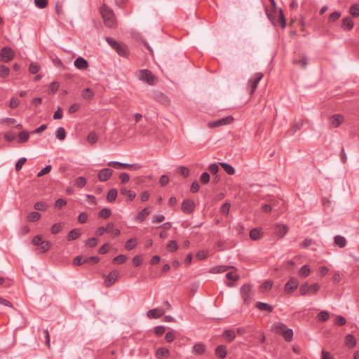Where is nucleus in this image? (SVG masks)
Instances as JSON below:
<instances>
[{"label":"nucleus","mask_w":359,"mask_h":359,"mask_svg":"<svg viewBox=\"0 0 359 359\" xmlns=\"http://www.w3.org/2000/svg\"><path fill=\"white\" fill-rule=\"evenodd\" d=\"M271 331L275 334L281 335L286 341H291L293 339V331L287 328V326L281 322H276L271 327Z\"/></svg>","instance_id":"nucleus-1"},{"label":"nucleus","mask_w":359,"mask_h":359,"mask_svg":"<svg viewBox=\"0 0 359 359\" xmlns=\"http://www.w3.org/2000/svg\"><path fill=\"white\" fill-rule=\"evenodd\" d=\"M100 10L104 25L109 28L114 27L116 20L113 11L106 4H103Z\"/></svg>","instance_id":"nucleus-2"},{"label":"nucleus","mask_w":359,"mask_h":359,"mask_svg":"<svg viewBox=\"0 0 359 359\" xmlns=\"http://www.w3.org/2000/svg\"><path fill=\"white\" fill-rule=\"evenodd\" d=\"M32 243L34 245L39 247V253H44L48 252L50 247L51 243L48 241H43L42 236L37 235L32 238Z\"/></svg>","instance_id":"nucleus-3"},{"label":"nucleus","mask_w":359,"mask_h":359,"mask_svg":"<svg viewBox=\"0 0 359 359\" xmlns=\"http://www.w3.org/2000/svg\"><path fill=\"white\" fill-rule=\"evenodd\" d=\"M241 295L243 299L244 304L248 306L252 300L253 292L251 284H244L240 288Z\"/></svg>","instance_id":"nucleus-4"},{"label":"nucleus","mask_w":359,"mask_h":359,"mask_svg":"<svg viewBox=\"0 0 359 359\" xmlns=\"http://www.w3.org/2000/svg\"><path fill=\"white\" fill-rule=\"evenodd\" d=\"M139 78L140 80L146 82L150 86L155 84L156 76L149 69H142L140 71Z\"/></svg>","instance_id":"nucleus-5"},{"label":"nucleus","mask_w":359,"mask_h":359,"mask_svg":"<svg viewBox=\"0 0 359 359\" xmlns=\"http://www.w3.org/2000/svg\"><path fill=\"white\" fill-rule=\"evenodd\" d=\"M15 56V53L10 47H4L0 52V60L4 62H8Z\"/></svg>","instance_id":"nucleus-6"},{"label":"nucleus","mask_w":359,"mask_h":359,"mask_svg":"<svg viewBox=\"0 0 359 359\" xmlns=\"http://www.w3.org/2000/svg\"><path fill=\"white\" fill-rule=\"evenodd\" d=\"M233 121V116H228L226 117L222 118L217 120V121H210L208 123V126L210 128H216V127H219L220 126L229 124V123H232Z\"/></svg>","instance_id":"nucleus-7"},{"label":"nucleus","mask_w":359,"mask_h":359,"mask_svg":"<svg viewBox=\"0 0 359 359\" xmlns=\"http://www.w3.org/2000/svg\"><path fill=\"white\" fill-rule=\"evenodd\" d=\"M195 208V203L191 199H185L182 203L181 209L185 214H191Z\"/></svg>","instance_id":"nucleus-8"},{"label":"nucleus","mask_w":359,"mask_h":359,"mask_svg":"<svg viewBox=\"0 0 359 359\" xmlns=\"http://www.w3.org/2000/svg\"><path fill=\"white\" fill-rule=\"evenodd\" d=\"M264 77V74L262 72L256 73L254 79L249 80V84L250 86V94L252 95L257 88V85L259 81Z\"/></svg>","instance_id":"nucleus-9"},{"label":"nucleus","mask_w":359,"mask_h":359,"mask_svg":"<svg viewBox=\"0 0 359 359\" xmlns=\"http://www.w3.org/2000/svg\"><path fill=\"white\" fill-rule=\"evenodd\" d=\"M273 233L279 238H283L288 231V226L286 224H276L273 226Z\"/></svg>","instance_id":"nucleus-10"},{"label":"nucleus","mask_w":359,"mask_h":359,"mask_svg":"<svg viewBox=\"0 0 359 359\" xmlns=\"http://www.w3.org/2000/svg\"><path fill=\"white\" fill-rule=\"evenodd\" d=\"M329 121L331 127L337 128L344 121V117L341 114H337L331 116Z\"/></svg>","instance_id":"nucleus-11"},{"label":"nucleus","mask_w":359,"mask_h":359,"mask_svg":"<svg viewBox=\"0 0 359 359\" xmlns=\"http://www.w3.org/2000/svg\"><path fill=\"white\" fill-rule=\"evenodd\" d=\"M107 165L115 168H134L135 170L139 168L135 164L124 163L118 161H110L107 163Z\"/></svg>","instance_id":"nucleus-12"},{"label":"nucleus","mask_w":359,"mask_h":359,"mask_svg":"<svg viewBox=\"0 0 359 359\" xmlns=\"http://www.w3.org/2000/svg\"><path fill=\"white\" fill-rule=\"evenodd\" d=\"M299 285V282L297 278H291L285 285V290L287 292L291 293L294 292Z\"/></svg>","instance_id":"nucleus-13"},{"label":"nucleus","mask_w":359,"mask_h":359,"mask_svg":"<svg viewBox=\"0 0 359 359\" xmlns=\"http://www.w3.org/2000/svg\"><path fill=\"white\" fill-rule=\"evenodd\" d=\"M354 27V22L349 16L342 18L341 28L344 31H351Z\"/></svg>","instance_id":"nucleus-14"},{"label":"nucleus","mask_w":359,"mask_h":359,"mask_svg":"<svg viewBox=\"0 0 359 359\" xmlns=\"http://www.w3.org/2000/svg\"><path fill=\"white\" fill-rule=\"evenodd\" d=\"M112 174L113 170L110 168L102 169L98 173V180L101 182H106L111 177Z\"/></svg>","instance_id":"nucleus-15"},{"label":"nucleus","mask_w":359,"mask_h":359,"mask_svg":"<svg viewBox=\"0 0 359 359\" xmlns=\"http://www.w3.org/2000/svg\"><path fill=\"white\" fill-rule=\"evenodd\" d=\"M118 275L119 273L116 270L111 271L104 280L105 285L107 287H110L111 285H112L116 280L117 278L118 277Z\"/></svg>","instance_id":"nucleus-16"},{"label":"nucleus","mask_w":359,"mask_h":359,"mask_svg":"<svg viewBox=\"0 0 359 359\" xmlns=\"http://www.w3.org/2000/svg\"><path fill=\"white\" fill-rule=\"evenodd\" d=\"M115 224L113 222H109L107 224L106 226H100L98 227L95 231V234L97 236H101L103 235L104 232H107V233H111V229L114 227Z\"/></svg>","instance_id":"nucleus-17"},{"label":"nucleus","mask_w":359,"mask_h":359,"mask_svg":"<svg viewBox=\"0 0 359 359\" xmlns=\"http://www.w3.org/2000/svg\"><path fill=\"white\" fill-rule=\"evenodd\" d=\"M165 311L162 309H153L148 311L147 315L149 318L157 319L163 316Z\"/></svg>","instance_id":"nucleus-18"},{"label":"nucleus","mask_w":359,"mask_h":359,"mask_svg":"<svg viewBox=\"0 0 359 359\" xmlns=\"http://www.w3.org/2000/svg\"><path fill=\"white\" fill-rule=\"evenodd\" d=\"M114 50H116V52L121 57H128V47L126 46V45L123 44V43H119L115 48Z\"/></svg>","instance_id":"nucleus-19"},{"label":"nucleus","mask_w":359,"mask_h":359,"mask_svg":"<svg viewBox=\"0 0 359 359\" xmlns=\"http://www.w3.org/2000/svg\"><path fill=\"white\" fill-rule=\"evenodd\" d=\"M74 65L79 69H86L88 67V63L86 59L79 57L75 60Z\"/></svg>","instance_id":"nucleus-20"},{"label":"nucleus","mask_w":359,"mask_h":359,"mask_svg":"<svg viewBox=\"0 0 359 359\" xmlns=\"http://www.w3.org/2000/svg\"><path fill=\"white\" fill-rule=\"evenodd\" d=\"M227 354L226 347L224 345H219L215 348V355L220 359L226 358Z\"/></svg>","instance_id":"nucleus-21"},{"label":"nucleus","mask_w":359,"mask_h":359,"mask_svg":"<svg viewBox=\"0 0 359 359\" xmlns=\"http://www.w3.org/2000/svg\"><path fill=\"white\" fill-rule=\"evenodd\" d=\"M256 308L258 309L260 311H267L269 313H271L273 311V306L270 305L269 304L262 302H257L255 305Z\"/></svg>","instance_id":"nucleus-22"},{"label":"nucleus","mask_w":359,"mask_h":359,"mask_svg":"<svg viewBox=\"0 0 359 359\" xmlns=\"http://www.w3.org/2000/svg\"><path fill=\"white\" fill-rule=\"evenodd\" d=\"M81 233L79 229H74L68 233L67 239L69 241H72L79 238L81 236Z\"/></svg>","instance_id":"nucleus-23"},{"label":"nucleus","mask_w":359,"mask_h":359,"mask_svg":"<svg viewBox=\"0 0 359 359\" xmlns=\"http://www.w3.org/2000/svg\"><path fill=\"white\" fill-rule=\"evenodd\" d=\"M341 16V13L339 11L330 13L328 16L327 24L332 25L336 22Z\"/></svg>","instance_id":"nucleus-24"},{"label":"nucleus","mask_w":359,"mask_h":359,"mask_svg":"<svg viewBox=\"0 0 359 359\" xmlns=\"http://www.w3.org/2000/svg\"><path fill=\"white\" fill-rule=\"evenodd\" d=\"M156 100L157 102L165 106H168L170 103V100H169L168 96L161 93L156 95Z\"/></svg>","instance_id":"nucleus-25"},{"label":"nucleus","mask_w":359,"mask_h":359,"mask_svg":"<svg viewBox=\"0 0 359 359\" xmlns=\"http://www.w3.org/2000/svg\"><path fill=\"white\" fill-rule=\"evenodd\" d=\"M150 214L147 208L142 209L135 217V220L138 222H143L146 217Z\"/></svg>","instance_id":"nucleus-26"},{"label":"nucleus","mask_w":359,"mask_h":359,"mask_svg":"<svg viewBox=\"0 0 359 359\" xmlns=\"http://www.w3.org/2000/svg\"><path fill=\"white\" fill-rule=\"evenodd\" d=\"M223 336L224 337L226 341L230 343L235 339L236 332L233 330H226L224 332Z\"/></svg>","instance_id":"nucleus-27"},{"label":"nucleus","mask_w":359,"mask_h":359,"mask_svg":"<svg viewBox=\"0 0 359 359\" xmlns=\"http://www.w3.org/2000/svg\"><path fill=\"white\" fill-rule=\"evenodd\" d=\"M334 244L340 248H344L347 243L346 238L344 236L339 235H337L334 237Z\"/></svg>","instance_id":"nucleus-28"},{"label":"nucleus","mask_w":359,"mask_h":359,"mask_svg":"<svg viewBox=\"0 0 359 359\" xmlns=\"http://www.w3.org/2000/svg\"><path fill=\"white\" fill-rule=\"evenodd\" d=\"M120 193L121 195L127 196L130 201H133L136 196V194L135 193V191L129 190L126 187L121 188L120 190Z\"/></svg>","instance_id":"nucleus-29"},{"label":"nucleus","mask_w":359,"mask_h":359,"mask_svg":"<svg viewBox=\"0 0 359 359\" xmlns=\"http://www.w3.org/2000/svg\"><path fill=\"white\" fill-rule=\"evenodd\" d=\"M250 237L253 241L259 240L262 238V233L259 229H252L250 231Z\"/></svg>","instance_id":"nucleus-30"},{"label":"nucleus","mask_w":359,"mask_h":359,"mask_svg":"<svg viewBox=\"0 0 359 359\" xmlns=\"http://www.w3.org/2000/svg\"><path fill=\"white\" fill-rule=\"evenodd\" d=\"M137 245V240L136 238H133L129 240H128L125 244V248L128 250H131Z\"/></svg>","instance_id":"nucleus-31"},{"label":"nucleus","mask_w":359,"mask_h":359,"mask_svg":"<svg viewBox=\"0 0 359 359\" xmlns=\"http://www.w3.org/2000/svg\"><path fill=\"white\" fill-rule=\"evenodd\" d=\"M169 354V350L166 348H158L156 351V356L158 359H162Z\"/></svg>","instance_id":"nucleus-32"},{"label":"nucleus","mask_w":359,"mask_h":359,"mask_svg":"<svg viewBox=\"0 0 359 359\" xmlns=\"http://www.w3.org/2000/svg\"><path fill=\"white\" fill-rule=\"evenodd\" d=\"M293 64L300 66L302 68L305 69L307 66V57L306 55H302L299 60H293Z\"/></svg>","instance_id":"nucleus-33"},{"label":"nucleus","mask_w":359,"mask_h":359,"mask_svg":"<svg viewBox=\"0 0 359 359\" xmlns=\"http://www.w3.org/2000/svg\"><path fill=\"white\" fill-rule=\"evenodd\" d=\"M194 352L197 355L203 354L205 351V346L203 344H196L193 348Z\"/></svg>","instance_id":"nucleus-34"},{"label":"nucleus","mask_w":359,"mask_h":359,"mask_svg":"<svg viewBox=\"0 0 359 359\" xmlns=\"http://www.w3.org/2000/svg\"><path fill=\"white\" fill-rule=\"evenodd\" d=\"M41 218V214L38 212H31L27 217L28 222H34Z\"/></svg>","instance_id":"nucleus-35"},{"label":"nucleus","mask_w":359,"mask_h":359,"mask_svg":"<svg viewBox=\"0 0 359 359\" xmlns=\"http://www.w3.org/2000/svg\"><path fill=\"white\" fill-rule=\"evenodd\" d=\"M220 165L223 168L224 171L230 175H233L235 173V169L231 165L226 163H220Z\"/></svg>","instance_id":"nucleus-36"},{"label":"nucleus","mask_w":359,"mask_h":359,"mask_svg":"<svg viewBox=\"0 0 359 359\" xmlns=\"http://www.w3.org/2000/svg\"><path fill=\"white\" fill-rule=\"evenodd\" d=\"M349 13L353 18L359 17V4H354L349 8Z\"/></svg>","instance_id":"nucleus-37"},{"label":"nucleus","mask_w":359,"mask_h":359,"mask_svg":"<svg viewBox=\"0 0 359 359\" xmlns=\"http://www.w3.org/2000/svg\"><path fill=\"white\" fill-rule=\"evenodd\" d=\"M81 95L86 100H91L94 97V93L90 88H87L82 91Z\"/></svg>","instance_id":"nucleus-38"},{"label":"nucleus","mask_w":359,"mask_h":359,"mask_svg":"<svg viewBox=\"0 0 359 359\" xmlns=\"http://www.w3.org/2000/svg\"><path fill=\"white\" fill-rule=\"evenodd\" d=\"M117 196V191L116 189H110L107 195V200L108 202H113L116 200Z\"/></svg>","instance_id":"nucleus-39"},{"label":"nucleus","mask_w":359,"mask_h":359,"mask_svg":"<svg viewBox=\"0 0 359 359\" xmlns=\"http://www.w3.org/2000/svg\"><path fill=\"white\" fill-rule=\"evenodd\" d=\"M29 133L25 131V130L21 131L18 134V142L20 143L26 142L29 140Z\"/></svg>","instance_id":"nucleus-40"},{"label":"nucleus","mask_w":359,"mask_h":359,"mask_svg":"<svg viewBox=\"0 0 359 359\" xmlns=\"http://www.w3.org/2000/svg\"><path fill=\"white\" fill-rule=\"evenodd\" d=\"M346 344L351 348H353L356 345V340L353 335L348 334L346 337Z\"/></svg>","instance_id":"nucleus-41"},{"label":"nucleus","mask_w":359,"mask_h":359,"mask_svg":"<svg viewBox=\"0 0 359 359\" xmlns=\"http://www.w3.org/2000/svg\"><path fill=\"white\" fill-rule=\"evenodd\" d=\"M273 286V282L271 280H266L260 285V290L262 292L269 291Z\"/></svg>","instance_id":"nucleus-42"},{"label":"nucleus","mask_w":359,"mask_h":359,"mask_svg":"<svg viewBox=\"0 0 359 359\" xmlns=\"http://www.w3.org/2000/svg\"><path fill=\"white\" fill-rule=\"evenodd\" d=\"M299 276L306 278L310 274V268L308 265H304L299 271Z\"/></svg>","instance_id":"nucleus-43"},{"label":"nucleus","mask_w":359,"mask_h":359,"mask_svg":"<svg viewBox=\"0 0 359 359\" xmlns=\"http://www.w3.org/2000/svg\"><path fill=\"white\" fill-rule=\"evenodd\" d=\"M111 215V211L110 209L104 208H102L100 212H99V217L103 218V219H107L109 218Z\"/></svg>","instance_id":"nucleus-44"},{"label":"nucleus","mask_w":359,"mask_h":359,"mask_svg":"<svg viewBox=\"0 0 359 359\" xmlns=\"http://www.w3.org/2000/svg\"><path fill=\"white\" fill-rule=\"evenodd\" d=\"M47 208H48L47 204L43 201L36 202L34 205V208L36 210L45 211V210H46Z\"/></svg>","instance_id":"nucleus-45"},{"label":"nucleus","mask_w":359,"mask_h":359,"mask_svg":"<svg viewBox=\"0 0 359 359\" xmlns=\"http://www.w3.org/2000/svg\"><path fill=\"white\" fill-rule=\"evenodd\" d=\"M10 69L8 67L0 65V78H6L9 75Z\"/></svg>","instance_id":"nucleus-46"},{"label":"nucleus","mask_w":359,"mask_h":359,"mask_svg":"<svg viewBox=\"0 0 359 359\" xmlns=\"http://www.w3.org/2000/svg\"><path fill=\"white\" fill-rule=\"evenodd\" d=\"M56 137L60 140H63L66 137V132L62 127H60L56 130Z\"/></svg>","instance_id":"nucleus-47"},{"label":"nucleus","mask_w":359,"mask_h":359,"mask_svg":"<svg viewBox=\"0 0 359 359\" xmlns=\"http://www.w3.org/2000/svg\"><path fill=\"white\" fill-rule=\"evenodd\" d=\"M40 70V66L36 62H32L29 67V71L32 74H36Z\"/></svg>","instance_id":"nucleus-48"},{"label":"nucleus","mask_w":359,"mask_h":359,"mask_svg":"<svg viewBox=\"0 0 359 359\" xmlns=\"http://www.w3.org/2000/svg\"><path fill=\"white\" fill-rule=\"evenodd\" d=\"M86 179L84 177H79L75 182V185L79 188H83L86 184Z\"/></svg>","instance_id":"nucleus-49"},{"label":"nucleus","mask_w":359,"mask_h":359,"mask_svg":"<svg viewBox=\"0 0 359 359\" xmlns=\"http://www.w3.org/2000/svg\"><path fill=\"white\" fill-rule=\"evenodd\" d=\"M167 248L170 252H175L178 249V245L175 241H170L167 245Z\"/></svg>","instance_id":"nucleus-50"},{"label":"nucleus","mask_w":359,"mask_h":359,"mask_svg":"<svg viewBox=\"0 0 359 359\" xmlns=\"http://www.w3.org/2000/svg\"><path fill=\"white\" fill-rule=\"evenodd\" d=\"M62 229V223H55L54 224L51 228L50 231L53 234L58 233Z\"/></svg>","instance_id":"nucleus-51"},{"label":"nucleus","mask_w":359,"mask_h":359,"mask_svg":"<svg viewBox=\"0 0 359 359\" xmlns=\"http://www.w3.org/2000/svg\"><path fill=\"white\" fill-rule=\"evenodd\" d=\"M97 140V135L94 131L90 132L87 137L88 142L91 144H95Z\"/></svg>","instance_id":"nucleus-52"},{"label":"nucleus","mask_w":359,"mask_h":359,"mask_svg":"<svg viewBox=\"0 0 359 359\" xmlns=\"http://www.w3.org/2000/svg\"><path fill=\"white\" fill-rule=\"evenodd\" d=\"M329 313L326 311H322L318 314V320L325 322L329 319Z\"/></svg>","instance_id":"nucleus-53"},{"label":"nucleus","mask_w":359,"mask_h":359,"mask_svg":"<svg viewBox=\"0 0 359 359\" xmlns=\"http://www.w3.org/2000/svg\"><path fill=\"white\" fill-rule=\"evenodd\" d=\"M320 289V285L318 283H313L311 286L309 287V294H316Z\"/></svg>","instance_id":"nucleus-54"},{"label":"nucleus","mask_w":359,"mask_h":359,"mask_svg":"<svg viewBox=\"0 0 359 359\" xmlns=\"http://www.w3.org/2000/svg\"><path fill=\"white\" fill-rule=\"evenodd\" d=\"M126 260H127V257L124 255H119L113 259V262L116 264H123V263L126 262Z\"/></svg>","instance_id":"nucleus-55"},{"label":"nucleus","mask_w":359,"mask_h":359,"mask_svg":"<svg viewBox=\"0 0 359 359\" xmlns=\"http://www.w3.org/2000/svg\"><path fill=\"white\" fill-rule=\"evenodd\" d=\"M59 83L57 81H53L50 84L49 86V92L48 93H55L59 88Z\"/></svg>","instance_id":"nucleus-56"},{"label":"nucleus","mask_w":359,"mask_h":359,"mask_svg":"<svg viewBox=\"0 0 359 359\" xmlns=\"http://www.w3.org/2000/svg\"><path fill=\"white\" fill-rule=\"evenodd\" d=\"M27 158L22 157L20 158L15 163V170L16 171H19L22 169L23 165L26 163Z\"/></svg>","instance_id":"nucleus-57"},{"label":"nucleus","mask_w":359,"mask_h":359,"mask_svg":"<svg viewBox=\"0 0 359 359\" xmlns=\"http://www.w3.org/2000/svg\"><path fill=\"white\" fill-rule=\"evenodd\" d=\"M98 241L96 238H90L86 241V245L89 248H94L97 245Z\"/></svg>","instance_id":"nucleus-58"},{"label":"nucleus","mask_w":359,"mask_h":359,"mask_svg":"<svg viewBox=\"0 0 359 359\" xmlns=\"http://www.w3.org/2000/svg\"><path fill=\"white\" fill-rule=\"evenodd\" d=\"M34 4L39 8H45L48 6V0H34Z\"/></svg>","instance_id":"nucleus-59"},{"label":"nucleus","mask_w":359,"mask_h":359,"mask_svg":"<svg viewBox=\"0 0 359 359\" xmlns=\"http://www.w3.org/2000/svg\"><path fill=\"white\" fill-rule=\"evenodd\" d=\"M179 172L184 177H187L189 175L190 171L188 168L185 166H180L178 168Z\"/></svg>","instance_id":"nucleus-60"},{"label":"nucleus","mask_w":359,"mask_h":359,"mask_svg":"<svg viewBox=\"0 0 359 359\" xmlns=\"http://www.w3.org/2000/svg\"><path fill=\"white\" fill-rule=\"evenodd\" d=\"M133 264L135 266H140L142 264V257L141 255H135L133 258Z\"/></svg>","instance_id":"nucleus-61"},{"label":"nucleus","mask_w":359,"mask_h":359,"mask_svg":"<svg viewBox=\"0 0 359 359\" xmlns=\"http://www.w3.org/2000/svg\"><path fill=\"white\" fill-rule=\"evenodd\" d=\"M200 181L202 184H208L210 181V175L206 172L202 173L200 177Z\"/></svg>","instance_id":"nucleus-62"},{"label":"nucleus","mask_w":359,"mask_h":359,"mask_svg":"<svg viewBox=\"0 0 359 359\" xmlns=\"http://www.w3.org/2000/svg\"><path fill=\"white\" fill-rule=\"evenodd\" d=\"M231 204L229 203H224L220 209L222 214L227 215L229 212Z\"/></svg>","instance_id":"nucleus-63"},{"label":"nucleus","mask_w":359,"mask_h":359,"mask_svg":"<svg viewBox=\"0 0 359 359\" xmlns=\"http://www.w3.org/2000/svg\"><path fill=\"white\" fill-rule=\"evenodd\" d=\"M300 294L302 296L306 295V294H309V285L307 283H304L302 284L299 289Z\"/></svg>","instance_id":"nucleus-64"}]
</instances>
